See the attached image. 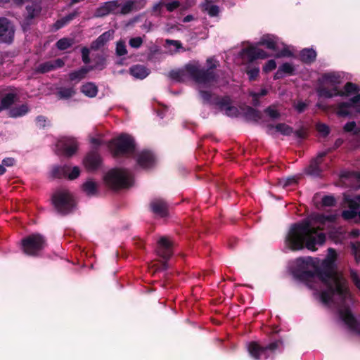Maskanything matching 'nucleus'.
<instances>
[{"label": "nucleus", "mask_w": 360, "mask_h": 360, "mask_svg": "<svg viewBox=\"0 0 360 360\" xmlns=\"http://www.w3.org/2000/svg\"><path fill=\"white\" fill-rule=\"evenodd\" d=\"M352 277L356 286L360 290V277L356 273L352 274Z\"/></svg>", "instance_id": "bf43d9fd"}, {"label": "nucleus", "mask_w": 360, "mask_h": 360, "mask_svg": "<svg viewBox=\"0 0 360 360\" xmlns=\"http://www.w3.org/2000/svg\"><path fill=\"white\" fill-rule=\"evenodd\" d=\"M344 77L340 72H327L319 79V86L318 95L323 98H332L341 94L340 84L343 82Z\"/></svg>", "instance_id": "7ed1b4c3"}, {"label": "nucleus", "mask_w": 360, "mask_h": 360, "mask_svg": "<svg viewBox=\"0 0 360 360\" xmlns=\"http://www.w3.org/2000/svg\"><path fill=\"white\" fill-rule=\"evenodd\" d=\"M276 68V63L274 60H268L265 65L263 67V71L265 72H269Z\"/></svg>", "instance_id": "49530a36"}, {"label": "nucleus", "mask_w": 360, "mask_h": 360, "mask_svg": "<svg viewBox=\"0 0 360 360\" xmlns=\"http://www.w3.org/2000/svg\"><path fill=\"white\" fill-rule=\"evenodd\" d=\"M28 112V107L26 105H22L10 110L9 115L11 117H18L25 115Z\"/></svg>", "instance_id": "72a5a7b5"}, {"label": "nucleus", "mask_w": 360, "mask_h": 360, "mask_svg": "<svg viewBox=\"0 0 360 360\" xmlns=\"http://www.w3.org/2000/svg\"><path fill=\"white\" fill-rule=\"evenodd\" d=\"M297 181V178L296 176H290L285 179H280L278 181V185L283 188H286L289 186L295 184Z\"/></svg>", "instance_id": "4c0bfd02"}, {"label": "nucleus", "mask_w": 360, "mask_h": 360, "mask_svg": "<svg viewBox=\"0 0 360 360\" xmlns=\"http://www.w3.org/2000/svg\"><path fill=\"white\" fill-rule=\"evenodd\" d=\"M187 75L190 76L195 81L198 89L199 84L209 80L204 77L205 72L199 70V63L197 61H193L187 64L183 69L173 70L169 73L170 78L177 82L184 81Z\"/></svg>", "instance_id": "20e7f679"}, {"label": "nucleus", "mask_w": 360, "mask_h": 360, "mask_svg": "<svg viewBox=\"0 0 360 360\" xmlns=\"http://www.w3.org/2000/svg\"><path fill=\"white\" fill-rule=\"evenodd\" d=\"M316 57V51L312 49H303L300 53L301 60L307 63H311Z\"/></svg>", "instance_id": "7c9ffc66"}, {"label": "nucleus", "mask_w": 360, "mask_h": 360, "mask_svg": "<svg viewBox=\"0 0 360 360\" xmlns=\"http://www.w3.org/2000/svg\"><path fill=\"white\" fill-rule=\"evenodd\" d=\"M14 37V29L5 18H0V41L11 43Z\"/></svg>", "instance_id": "4468645a"}, {"label": "nucleus", "mask_w": 360, "mask_h": 360, "mask_svg": "<svg viewBox=\"0 0 360 360\" xmlns=\"http://www.w3.org/2000/svg\"><path fill=\"white\" fill-rule=\"evenodd\" d=\"M64 65V63L60 59L55 60L54 61H47L40 64L37 70L39 72L45 73L51 70H55L56 68H60Z\"/></svg>", "instance_id": "5701e85b"}, {"label": "nucleus", "mask_w": 360, "mask_h": 360, "mask_svg": "<svg viewBox=\"0 0 360 360\" xmlns=\"http://www.w3.org/2000/svg\"><path fill=\"white\" fill-rule=\"evenodd\" d=\"M137 162L141 167L148 168L154 164L155 157L150 152L143 150L138 154Z\"/></svg>", "instance_id": "412c9836"}, {"label": "nucleus", "mask_w": 360, "mask_h": 360, "mask_svg": "<svg viewBox=\"0 0 360 360\" xmlns=\"http://www.w3.org/2000/svg\"><path fill=\"white\" fill-rule=\"evenodd\" d=\"M110 149L115 155L129 153L134 150L133 138L128 134H121L110 143Z\"/></svg>", "instance_id": "6e6552de"}, {"label": "nucleus", "mask_w": 360, "mask_h": 360, "mask_svg": "<svg viewBox=\"0 0 360 360\" xmlns=\"http://www.w3.org/2000/svg\"><path fill=\"white\" fill-rule=\"evenodd\" d=\"M250 96L252 97L253 103L255 105L258 104V99L260 96H264L267 94V90L266 89H262L260 92H250Z\"/></svg>", "instance_id": "c03bdc74"}, {"label": "nucleus", "mask_w": 360, "mask_h": 360, "mask_svg": "<svg viewBox=\"0 0 360 360\" xmlns=\"http://www.w3.org/2000/svg\"><path fill=\"white\" fill-rule=\"evenodd\" d=\"M165 6L168 11L172 12L179 6V3L177 1H174L172 2L166 4Z\"/></svg>", "instance_id": "864d4df0"}, {"label": "nucleus", "mask_w": 360, "mask_h": 360, "mask_svg": "<svg viewBox=\"0 0 360 360\" xmlns=\"http://www.w3.org/2000/svg\"><path fill=\"white\" fill-rule=\"evenodd\" d=\"M158 254L163 257L168 258L172 254V242L165 237H162L158 240Z\"/></svg>", "instance_id": "aec40b11"}, {"label": "nucleus", "mask_w": 360, "mask_h": 360, "mask_svg": "<svg viewBox=\"0 0 360 360\" xmlns=\"http://www.w3.org/2000/svg\"><path fill=\"white\" fill-rule=\"evenodd\" d=\"M292 132V129L285 124H278L276 126H270L268 128V133L272 135L280 133L283 135L288 136Z\"/></svg>", "instance_id": "393cba45"}, {"label": "nucleus", "mask_w": 360, "mask_h": 360, "mask_svg": "<svg viewBox=\"0 0 360 360\" xmlns=\"http://www.w3.org/2000/svg\"><path fill=\"white\" fill-rule=\"evenodd\" d=\"M80 169L78 167H56L52 170V175L54 177H68L70 180H73L79 176Z\"/></svg>", "instance_id": "ddd939ff"}, {"label": "nucleus", "mask_w": 360, "mask_h": 360, "mask_svg": "<svg viewBox=\"0 0 360 360\" xmlns=\"http://www.w3.org/2000/svg\"><path fill=\"white\" fill-rule=\"evenodd\" d=\"M57 146L63 150L66 155L70 156L76 152L77 143L73 138H64L59 141Z\"/></svg>", "instance_id": "dca6fc26"}, {"label": "nucleus", "mask_w": 360, "mask_h": 360, "mask_svg": "<svg viewBox=\"0 0 360 360\" xmlns=\"http://www.w3.org/2000/svg\"><path fill=\"white\" fill-rule=\"evenodd\" d=\"M15 101V96L12 94L6 95L1 100V105L0 106V111L3 109L8 108Z\"/></svg>", "instance_id": "c9c22d12"}, {"label": "nucleus", "mask_w": 360, "mask_h": 360, "mask_svg": "<svg viewBox=\"0 0 360 360\" xmlns=\"http://www.w3.org/2000/svg\"><path fill=\"white\" fill-rule=\"evenodd\" d=\"M89 50L87 48H83L82 49V60L84 63H88L89 62Z\"/></svg>", "instance_id": "5fc2aeb1"}, {"label": "nucleus", "mask_w": 360, "mask_h": 360, "mask_svg": "<svg viewBox=\"0 0 360 360\" xmlns=\"http://www.w3.org/2000/svg\"><path fill=\"white\" fill-rule=\"evenodd\" d=\"M193 16H192V15H188L186 16V17L184 18L183 21H184V22H189V21L192 20H193Z\"/></svg>", "instance_id": "69168bd1"}, {"label": "nucleus", "mask_w": 360, "mask_h": 360, "mask_svg": "<svg viewBox=\"0 0 360 360\" xmlns=\"http://www.w3.org/2000/svg\"><path fill=\"white\" fill-rule=\"evenodd\" d=\"M83 191L88 195H94L98 191V185L92 179H88L82 186Z\"/></svg>", "instance_id": "c756f323"}, {"label": "nucleus", "mask_w": 360, "mask_h": 360, "mask_svg": "<svg viewBox=\"0 0 360 360\" xmlns=\"http://www.w3.org/2000/svg\"><path fill=\"white\" fill-rule=\"evenodd\" d=\"M259 72V68L258 67H254L252 68L249 69L247 71V74L248 75V78L250 80H254L258 76Z\"/></svg>", "instance_id": "de8ad7c7"}, {"label": "nucleus", "mask_w": 360, "mask_h": 360, "mask_svg": "<svg viewBox=\"0 0 360 360\" xmlns=\"http://www.w3.org/2000/svg\"><path fill=\"white\" fill-rule=\"evenodd\" d=\"M101 158L96 152L89 153L84 160V165L89 170H94L98 167L101 164Z\"/></svg>", "instance_id": "4be33fe9"}, {"label": "nucleus", "mask_w": 360, "mask_h": 360, "mask_svg": "<svg viewBox=\"0 0 360 360\" xmlns=\"http://www.w3.org/2000/svg\"><path fill=\"white\" fill-rule=\"evenodd\" d=\"M116 53L119 56H124L127 53L124 41H120L117 43Z\"/></svg>", "instance_id": "37998d69"}, {"label": "nucleus", "mask_w": 360, "mask_h": 360, "mask_svg": "<svg viewBox=\"0 0 360 360\" xmlns=\"http://www.w3.org/2000/svg\"><path fill=\"white\" fill-rule=\"evenodd\" d=\"M114 5L112 2L105 3L97 11L96 15L103 16L108 14L112 9Z\"/></svg>", "instance_id": "e433bc0d"}, {"label": "nucleus", "mask_w": 360, "mask_h": 360, "mask_svg": "<svg viewBox=\"0 0 360 360\" xmlns=\"http://www.w3.org/2000/svg\"><path fill=\"white\" fill-rule=\"evenodd\" d=\"M105 66V59L103 58H100V61L94 67L91 68H82L77 71L72 72L70 74V79L72 81L80 80L83 79L86 73L93 69H103Z\"/></svg>", "instance_id": "a211bd4d"}, {"label": "nucleus", "mask_w": 360, "mask_h": 360, "mask_svg": "<svg viewBox=\"0 0 360 360\" xmlns=\"http://www.w3.org/2000/svg\"><path fill=\"white\" fill-rule=\"evenodd\" d=\"M316 129L319 131V133L323 136H327L330 131L328 126L322 123H319L316 125Z\"/></svg>", "instance_id": "a18cd8bd"}, {"label": "nucleus", "mask_w": 360, "mask_h": 360, "mask_svg": "<svg viewBox=\"0 0 360 360\" xmlns=\"http://www.w3.org/2000/svg\"><path fill=\"white\" fill-rule=\"evenodd\" d=\"M82 93L88 97H94L98 92L97 86L93 83H86L82 87Z\"/></svg>", "instance_id": "2f4dec72"}, {"label": "nucleus", "mask_w": 360, "mask_h": 360, "mask_svg": "<svg viewBox=\"0 0 360 360\" xmlns=\"http://www.w3.org/2000/svg\"><path fill=\"white\" fill-rule=\"evenodd\" d=\"M36 122H37V126L39 127H43L45 126L46 120H45L44 117H41V116L38 117L37 118Z\"/></svg>", "instance_id": "052dcab7"}, {"label": "nucleus", "mask_w": 360, "mask_h": 360, "mask_svg": "<svg viewBox=\"0 0 360 360\" xmlns=\"http://www.w3.org/2000/svg\"><path fill=\"white\" fill-rule=\"evenodd\" d=\"M114 35V31L108 30L104 33H103L101 36L98 37V39L93 41L91 45V49H98L103 46H104L109 40L112 39Z\"/></svg>", "instance_id": "b1692460"}, {"label": "nucleus", "mask_w": 360, "mask_h": 360, "mask_svg": "<svg viewBox=\"0 0 360 360\" xmlns=\"http://www.w3.org/2000/svg\"><path fill=\"white\" fill-rule=\"evenodd\" d=\"M269 115L272 118H277L279 116V113L274 108L270 107L266 110Z\"/></svg>", "instance_id": "4d7b16f0"}, {"label": "nucleus", "mask_w": 360, "mask_h": 360, "mask_svg": "<svg viewBox=\"0 0 360 360\" xmlns=\"http://www.w3.org/2000/svg\"><path fill=\"white\" fill-rule=\"evenodd\" d=\"M356 124L354 122H349L344 126V129L346 131L351 132L354 130Z\"/></svg>", "instance_id": "13d9d810"}, {"label": "nucleus", "mask_w": 360, "mask_h": 360, "mask_svg": "<svg viewBox=\"0 0 360 360\" xmlns=\"http://www.w3.org/2000/svg\"><path fill=\"white\" fill-rule=\"evenodd\" d=\"M52 202L56 210L63 214L70 212L75 207L72 195L65 188L58 189L53 193Z\"/></svg>", "instance_id": "423d86ee"}, {"label": "nucleus", "mask_w": 360, "mask_h": 360, "mask_svg": "<svg viewBox=\"0 0 360 360\" xmlns=\"http://www.w3.org/2000/svg\"><path fill=\"white\" fill-rule=\"evenodd\" d=\"M166 44L169 47H173L170 49L171 53H176L181 48V44L179 41L167 39Z\"/></svg>", "instance_id": "a19ab883"}, {"label": "nucleus", "mask_w": 360, "mask_h": 360, "mask_svg": "<svg viewBox=\"0 0 360 360\" xmlns=\"http://www.w3.org/2000/svg\"><path fill=\"white\" fill-rule=\"evenodd\" d=\"M258 44L265 46L267 49L272 50L277 58L287 57L292 55L289 48L274 35L266 34L262 36Z\"/></svg>", "instance_id": "0eeeda50"}, {"label": "nucleus", "mask_w": 360, "mask_h": 360, "mask_svg": "<svg viewBox=\"0 0 360 360\" xmlns=\"http://www.w3.org/2000/svg\"><path fill=\"white\" fill-rule=\"evenodd\" d=\"M143 0H129L122 7V13H128L130 11L138 9L144 6Z\"/></svg>", "instance_id": "a878e982"}, {"label": "nucleus", "mask_w": 360, "mask_h": 360, "mask_svg": "<svg viewBox=\"0 0 360 360\" xmlns=\"http://www.w3.org/2000/svg\"><path fill=\"white\" fill-rule=\"evenodd\" d=\"M162 6V2H159L158 4H156L154 6H153V11L155 12H157L159 10H160L161 7Z\"/></svg>", "instance_id": "e2e57ef3"}, {"label": "nucleus", "mask_w": 360, "mask_h": 360, "mask_svg": "<svg viewBox=\"0 0 360 360\" xmlns=\"http://www.w3.org/2000/svg\"><path fill=\"white\" fill-rule=\"evenodd\" d=\"M46 245L44 237L38 233L32 234L22 240L23 252L28 255H37Z\"/></svg>", "instance_id": "9d476101"}, {"label": "nucleus", "mask_w": 360, "mask_h": 360, "mask_svg": "<svg viewBox=\"0 0 360 360\" xmlns=\"http://www.w3.org/2000/svg\"><path fill=\"white\" fill-rule=\"evenodd\" d=\"M75 94L73 88H62L58 91V95L61 98H69Z\"/></svg>", "instance_id": "58836bf2"}, {"label": "nucleus", "mask_w": 360, "mask_h": 360, "mask_svg": "<svg viewBox=\"0 0 360 360\" xmlns=\"http://www.w3.org/2000/svg\"><path fill=\"white\" fill-rule=\"evenodd\" d=\"M27 20L29 21V20H32L35 15H37L39 13L40 8L37 5H33L32 6H27Z\"/></svg>", "instance_id": "ea45409f"}, {"label": "nucleus", "mask_w": 360, "mask_h": 360, "mask_svg": "<svg viewBox=\"0 0 360 360\" xmlns=\"http://www.w3.org/2000/svg\"><path fill=\"white\" fill-rule=\"evenodd\" d=\"M105 184L114 189L125 188L131 186L133 179L129 171L115 169L109 171L104 176Z\"/></svg>", "instance_id": "39448f33"}, {"label": "nucleus", "mask_w": 360, "mask_h": 360, "mask_svg": "<svg viewBox=\"0 0 360 360\" xmlns=\"http://www.w3.org/2000/svg\"><path fill=\"white\" fill-rule=\"evenodd\" d=\"M335 219L333 215L313 214L308 219L292 224L285 236V248L297 251L306 247L309 250L316 251L317 246L323 245L326 238V234L318 230L324 229Z\"/></svg>", "instance_id": "f03ea898"}, {"label": "nucleus", "mask_w": 360, "mask_h": 360, "mask_svg": "<svg viewBox=\"0 0 360 360\" xmlns=\"http://www.w3.org/2000/svg\"><path fill=\"white\" fill-rule=\"evenodd\" d=\"M217 64L218 62L214 58H210L207 60V70L201 68L199 65V70L202 72L203 71L205 72L204 77L209 79L206 81V82L199 84V92L202 98L205 101H208L210 100V94L208 91H204L203 89L210 87L215 80V75L213 72V69L217 68Z\"/></svg>", "instance_id": "9b49d317"}, {"label": "nucleus", "mask_w": 360, "mask_h": 360, "mask_svg": "<svg viewBox=\"0 0 360 360\" xmlns=\"http://www.w3.org/2000/svg\"><path fill=\"white\" fill-rule=\"evenodd\" d=\"M294 68L290 63H283L281 66L279 67L278 70L275 73L274 79H278L283 77L285 74H292Z\"/></svg>", "instance_id": "c85d7f7f"}, {"label": "nucleus", "mask_w": 360, "mask_h": 360, "mask_svg": "<svg viewBox=\"0 0 360 360\" xmlns=\"http://www.w3.org/2000/svg\"><path fill=\"white\" fill-rule=\"evenodd\" d=\"M338 254L333 248H328L326 258H298L295 261L293 274L315 290L316 299L327 306H340L341 320L352 331L360 334V323L351 313L349 307L353 303L348 282L342 272L336 270Z\"/></svg>", "instance_id": "f257e3e1"}, {"label": "nucleus", "mask_w": 360, "mask_h": 360, "mask_svg": "<svg viewBox=\"0 0 360 360\" xmlns=\"http://www.w3.org/2000/svg\"><path fill=\"white\" fill-rule=\"evenodd\" d=\"M307 106V103L303 101H298L294 104V108L298 112H303Z\"/></svg>", "instance_id": "3c124183"}, {"label": "nucleus", "mask_w": 360, "mask_h": 360, "mask_svg": "<svg viewBox=\"0 0 360 360\" xmlns=\"http://www.w3.org/2000/svg\"><path fill=\"white\" fill-rule=\"evenodd\" d=\"M3 165L6 166H12L14 164V160L11 158H5L3 160Z\"/></svg>", "instance_id": "680f3d73"}, {"label": "nucleus", "mask_w": 360, "mask_h": 360, "mask_svg": "<svg viewBox=\"0 0 360 360\" xmlns=\"http://www.w3.org/2000/svg\"><path fill=\"white\" fill-rule=\"evenodd\" d=\"M217 105L219 110L229 117H236L238 115V109L232 106L230 103V99L224 98L221 99L217 103Z\"/></svg>", "instance_id": "f3484780"}, {"label": "nucleus", "mask_w": 360, "mask_h": 360, "mask_svg": "<svg viewBox=\"0 0 360 360\" xmlns=\"http://www.w3.org/2000/svg\"><path fill=\"white\" fill-rule=\"evenodd\" d=\"M150 208L154 214L160 217L167 214V205L162 198H154L150 202Z\"/></svg>", "instance_id": "6ab92c4d"}, {"label": "nucleus", "mask_w": 360, "mask_h": 360, "mask_svg": "<svg viewBox=\"0 0 360 360\" xmlns=\"http://www.w3.org/2000/svg\"><path fill=\"white\" fill-rule=\"evenodd\" d=\"M240 54L243 58H247L250 61L259 58L264 59L269 56L266 51L252 45L243 49Z\"/></svg>", "instance_id": "2eb2a0df"}, {"label": "nucleus", "mask_w": 360, "mask_h": 360, "mask_svg": "<svg viewBox=\"0 0 360 360\" xmlns=\"http://www.w3.org/2000/svg\"><path fill=\"white\" fill-rule=\"evenodd\" d=\"M74 17L75 15H69L63 18L62 20L57 21L55 24L56 28L59 29L62 27L64 25L70 21Z\"/></svg>", "instance_id": "09e8293b"}, {"label": "nucleus", "mask_w": 360, "mask_h": 360, "mask_svg": "<svg viewBox=\"0 0 360 360\" xmlns=\"http://www.w3.org/2000/svg\"><path fill=\"white\" fill-rule=\"evenodd\" d=\"M322 203L325 206H332L335 203V198L333 196H325L322 198Z\"/></svg>", "instance_id": "603ef678"}, {"label": "nucleus", "mask_w": 360, "mask_h": 360, "mask_svg": "<svg viewBox=\"0 0 360 360\" xmlns=\"http://www.w3.org/2000/svg\"><path fill=\"white\" fill-rule=\"evenodd\" d=\"M340 117H346L353 112H360V94L353 96L348 103H340L335 109Z\"/></svg>", "instance_id": "f8f14e48"}, {"label": "nucleus", "mask_w": 360, "mask_h": 360, "mask_svg": "<svg viewBox=\"0 0 360 360\" xmlns=\"http://www.w3.org/2000/svg\"><path fill=\"white\" fill-rule=\"evenodd\" d=\"M202 8L210 16H217L219 13V7L214 5L210 1L206 0L202 5Z\"/></svg>", "instance_id": "473e14b6"}, {"label": "nucleus", "mask_w": 360, "mask_h": 360, "mask_svg": "<svg viewBox=\"0 0 360 360\" xmlns=\"http://www.w3.org/2000/svg\"><path fill=\"white\" fill-rule=\"evenodd\" d=\"M130 73L135 78L143 79L148 75L149 71L143 65H134L130 68Z\"/></svg>", "instance_id": "bb28decb"}, {"label": "nucleus", "mask_w": 360, "mask_h": 360, "mask_svg": "<svg viewBox=\"0 0 360 360\" xmlns=\"http://www.w3.org/2000/svg\"><path fill=\"white\" fill-rule=\"evenodd\" d=\"M340 96H352L357 93V86L352 83H347L344 87V91H341Z\"/></svg>", "instance_id": "f704fd0d"}, {"label": "nucleus", "mask_w": 360, "mask_h": 360, "mask_svg": "<svg viewBox=\"0 0 360 360\" xmlns=\"http://www.w3.org/2000/svg\"><path fill=\"white\" fill-rule=\"evenodd\" d=\"M354 257V259L356 262V263H359L360 262V253H357L356 255H353Z\"/></svg>", "instance_id": "774afa93"}, {"label": "nucleus", "mask_w": 360, "mask_h": 360, "mask_svg": "<svg viewBox=\"0 0 360 360\" xmlns=\"http://www.w3.org/2000/svg\"><path fill=\"white\" fill-rule=\"evenodd\" d=\"M352 252L353 255L360 253V243L358 242L351 243L350 244Z\"/></svg>", "instance_id": "6e6d98bb"}, {"label": "nucleus", "mask_w": 360, "mask_h": 360, "mask_svg": "<svg viewBox=\"0 0 360 360\" xmlns=\"http://www.w3.org/2000/svg\"><path fill=\"white\" fill-rule=\"evenodd\" d=\"M359 234L360 231L358 229H354L350 233V235L353 237H357Z\"/></svg>", "instance_id": "0e129e2a"}, {"label": "nucleus", "mask_w": 360, "mask_h": 360, "mask_svg": "<svg viewBox=\"0 0 360 360\" xmlns=\"http://www.w3.org/2000/svg\"><path fill=\"white\" fill-rule=\"evenodd\" d=\"M72 44V41L67 38H63L58 41L56 46L60 50H65L70 47Z\"/></svg>", "instance_id": "79ce46f5"}, {"label": "nucleus", "mask_w": 360, "mask_h": 360, "mask_svg": "<svg viewBox=\"0 0 360 360\" xmlns=\"http://www.w3.org/2000/svg\"><path fill=\"white\" fill-rule=\"evenodd\" d=\"M143 43V40L141 39V37H134V38H132L129 40V45L130 46H131L132 48H139L141 46V45Z\"/></svg>", "instance_id": "8fccbe9b"}, {"label": "nucleus", "mask_w": 360, "mask_h": 360, "mask_svg": "<svg viewBox=\"0 0 360 360\" xmlns=\"http://www.w3.org/2000/svg\"><path fill=\"white\" fill-rule=\"evenodd\" d=\"M324 155V153L319 154L316 159L313 160L309 167L307 168V172L311 176H318L320 173V168L319 165L321 163V159Z\"/></svg>", "instance_id": "cd10ccee"}, {"label": "nucleus", "mask_w": 360, "mask_h": 360, "mask_svg": "<svg viewBox=\"0 0 360 360\" xmlns=\"http://www.w3.org/2000/svg\"><path fill=\"white\" fill-rule=\"evenodd\" d=\"M281 347L282 342L281 341L272 342L266 347H261L255 342H251L247 345L250 355L256 360L267 359L269 356V352L273 353Z\"/></svg>", "instance_id": "1a4fd4ad"}, {"label": "nucleus", "mask_w": 360, "mask_h": 360, "mask_svg": "<svg viewBox=\"0 0 360 360\" xmlns=\"http://www.w3.org/2000/svg\"><path fill=\"white\" fill-rule=\"evenodd\" d=\"M91 143L94 144L98 145L100 144V139H91Z\"/></svg>", "instance_id": "338daca9"}]
</instances>
